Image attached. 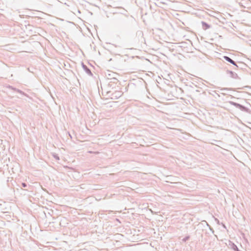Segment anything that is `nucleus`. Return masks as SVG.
Segmentation results:
<instances>
[{
	"label": "nucleus",
	"instance_id": "f257e3e1",
	"mask_svg": "<svg viewBox=\"0 0 251 251\" xmlns=\"http://www.w3.org/2000/svg\"><path fill=\"white\" fill-rule=\"evenodd\" d=\"M229 103L230 105H233V106H235L236 108H239L241 111H246V108L245 106H244L239 103H236L235 102H233L232 101H229Z\"/></svg>",
	"mask_w": 251,
	"mask_h": 251
},
{
	"label": "nucleus",
	"instance_id": "f03ea898",
	"mask_svg": "<svg viewBox=\"0 0 251 251\" xmlns=\"http://www.w3.org/2000/svg\"><path fill=\"white\" fill-rule=\"evenodd\" d=\"M122 95L121 91H116L112 94V99H118L120 98Z\"/></svg>",
	"mask_w": 251,
	"mask_h": 251
},
{
	"label": "nucleus",
	"instance_id": "7ed1b4c3",
	"mask_svg": "<svg viewBox=\"0 0 251 251\" xmlns=\"http://www.w3.org/2000/svg\"><path fill=\"white\" fill-rule=\"evenodd\" d=\"M227 73L229 75L230 77L231 78H233L234 79H236L238 78L237 74L232 71H227Z\"/></svg>",
	"mask_w": 251,
	"mask_h": 251
},
{
	"label": "nucleus",
	"instance_id": "20e7f679",
	"mask_svg": "<svg viewBox=\"0 0 251 251\" xmlns=\"http://www.w3.org/2000/svg\"><path fill=\"white\" fill-rule=\"evenodd\" d=\"M224 58L227 61V62L230 63L231 64L236 66L237 67L236 63L235 62V61H234L232 59H231L230 57L227 56H224Z\"/></svg>",
	"mask_w": 251,
	"mask_h": 251
},
{
	"label": "nucleus",
	"instance_id": "39448f33",
	"mask_svg": "<svg viewBox=\"0 0 251 251\" xmlns=\"http://www.w3.org/2000/svg\"><path fill=\"white\" fill-rule=\"evenodd\" d=\"M229 245L230 246V248L233 250L235 251H240L238 250V248H237V246L235 245L233 243L231 242V241H229Z\"/></svg>",
	"mask_w": 251,
	"mask_h": 251
},
{
	"label": "nucleus",
	"instance_id": "423d86ee",
	"mask_svg": "<svg viewBox=\"0 0 251 251\" xmlns=\"http://www.w3.org/2000/svg\"><path fill=\"white\" fill-rule=\"evenodd\" d=\"M82 66L84 70L85 71V72L89 75H92V74L89 69H88L87 66L82 64Z\"/></svg>",
	"mask_w": 251,
	"mask_h": 251
},
{
	"label": "nucleus",
	"instance_id": "0eeeda50",
	"mask_svg": "<svg viewBox=\"0 0 251 251\" xmlns=\"http://www.w3.org/2000/svg\"><path fill=\"white\" fill-rule=\"evenodd\" d=\"M203 28L205 29H206L207 28H209L210 27V26L209 25H208L207 23H205L204 22H201Z\"/></svg>",
	"mask_w": 251,
	"mask_h": 251
},
{
	"label": "nucleus",
	"instance_id": "6e6552de",
	"mask_svg": "<svg viewBox=\"0 0 251 251\" xmlns=\"http://www.w3.org/2000/svg\"><path fill=\"white\" fill-rule=\"evenodd\" d=\"M16 91L24 96H27V95L24 92H23L22 91H21L19 89H17Z\"/></svg>",
	"mask_w": 251,
	"mask_h": 251
},
{
	"label": "nucleus",
	"instance_id": "1a4fd4ad",
	"mask_svg": "<svg viewBox=\"0 0 251 251\" xmlns=\"http://www.w3.org/2000/svg\"><path fill=\"white\" fill-rule=\"evenodd\" d=\"M190 238L189 236H187L184 238L182 239V241L184 242H185L186 241H187Z\"/></svg>",
	"mask_w": 251,
	"mask_h": 251
},
{
	"label": "nucleus",
	"instance_id": "9d476101",
	"mask_svg": "<svg viewBox=\"0 0 251 251\" xmlns=\"http://www.w3.org/2000/svg\"><path fill=\"white\" fill-rule=\"evenodd\" d=\"M7 88H9V89H12V90H14V91H16V89H17V88H14V87H13V86H10V85H8V86H7Z\"/></svg>",
	"mask_w": 251,
	"mask_h": 251
},
{
	"label": "nucleus",
	"instance_id": "9b49d317",
	"mask_svg": "<svg viewBox=\"0 0 251 251\" xmlns=\"http://www.w3.org/2000/svg\"><path fill=\"white\" fill-rule=\"evenodd\" d=\"M53 157L57 160H59V156L56 155V154H53Z\"/></svg>",
	"mask_w": 251,
	"mask_h": 251
},
{
	"label": "nucleus",
	"instance_id": "f8f14e48",
	"mask_svg": "<svg viewBox=\"0 0 251 251\" xmlns=\"http://www.w3.org/2000/svg\"><path fill=\"white\" fill-rule=\"evenodd\" d=\"M22 185L23 187H25L27 186L26 184L25 183H22Z\"/></svg>",
	"mask_w": 251,
	"mask_h": 251
}]
</instances>
